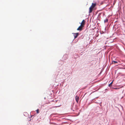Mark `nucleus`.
Wrapping results in <instances>:
<instances>
[{"label":"nucleus","mask_w":125,"mask_h":125,"mask_svg":"<svg viewBox=\"0 0 125 125\" xmlns=\"http://www.w3.org/2000/svg\"><path fill=\"white\" fill-rule=\"evenodd\" d=\"M96 3H92V5L89 8V14L92 12L94 8L96 6Z\"/></svg>","instance_id":"obj_1"},{"label":"nucleus","mask_w":125,"mask_h":125,"mask_svg":"<svg viewBox=\"0 0 125 125\" xmlns=\"http://www.w3.org/2000/svg\"><path fill=\"white\" fill-rule=\"evenodd\" d=\"M83 27V26H81V25H80V26L77 29V30L79 31H81L82 30V28Z\"/></svg>","instance_id":"obj_2"},{"label":"nucleus","mask_w":125,"mask_h":125,"mask_svg":"<svg viewBox=\"0 0 125 125\" xmlns=\"http://www.w3.org/2000/svg\"><path fill=\"white\" fill-rule=\"evenodd\" d=\"M73 34L74 36V39L77 38L79 35V33H73Z\"/></svg>","instance_id":"obj_3"},{"label":"nucleus","mask_w":125,"mask_h":125,"mask_svg":"<svg viewBox=\"0 0 125 125\" xmlns=\"http://www.w3.org/2000/svg\"><path fill=\"white\" fill-rule=\"evenodd\" d=\"M85 21L84 20H83L82 21L81 23V26H82L83 27L84 26L85 24Z\"/></svg>","instance_id":"obj_4"},{"label":"nucleus","mask_w":125,"mask_h":125,"mask_svg":"<svg viewBox=\"0 0 125 125\" xmlns=\"http://www.w3.org/2000/svg\"><path fill=\"white\" fill-rule=\"evenodd\" d=\"M75 98L76 102L78 103L79 100V97L76 95L75 96Z\"/></svg>","instance_id":"obj_5"},{"label":"nucleus","mask_w":125,"mask_h":125,"mask_svg":"<svg viewBox=\"0 0 125 125\" xmlns=\"http://www.w3.org/2000/svg\"><path fill=\"white\" fill-rule=\"evenodd\" d=\"M118 63L116 61H113L112 62V63L113 64H115L116 63Z\"/></svg>","instance_id":"obj_6"},{"label":"nucleus","mask_w":125,"mask_h":125,"mask_svg":"<svg viewBox=\"0 0 125 125\" xmlns=\"http://www.w3.org/2000/svg\"><path fill=\"white\" fill-rule=\"evenodd\" d=\"M108 21V19H106L104 21V23H105L106 22H107Z\"/></svg>","instance_id":"obj_7"},{"label":"nucleus","mask_w":125,"mask_h":125,"mask_svg":"<svg viewBox=\"0 0 125 125\" xmlns=\"http://www.w3.org/2000/svg\"><path fill=\"white\" fill-rule=\"evenodd\" d=\"M113 81L109 84V86L110 87L111 86L112 84L113 83Z\"/></svg>","instance_id":"obj_8"},{"label":"nucleus","mask_w":125,"mask_h":125,"mask_svg":"<svg viewBox=\"0 0 125 125\" xmlns=\"http://www.w3.org/2000/svg\"><path fill=\"white\" fill-rule=\"evenodd\" d=\"M36 111L37 114L39 113V109H38Z\"/></svg>","instance_id":"obj_9"},{"label":"nucleus","mask_w":125,"mask_h":125,"mask_svg":"<svg viewBox=\"0 0 125 125\" xmlns=\"http://www.w3.org/2000/svg\"><path fill=\"white\" fill-rule=\"evenodd\" d=\"M120 89L119 88H114V89Z\"/></svg>","instance_id":"obj_10"}]
</instances>
